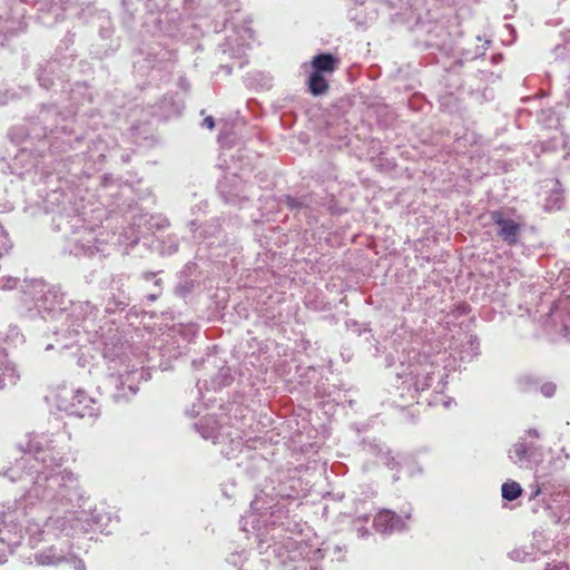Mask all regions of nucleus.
<instances>
[{"label": "nucleus", "instance_id": "nucleus-5", "mask_svg": "<svg viewBox=\"0 0 570 570\" xmlns=\"http://www.w3.org/2000/svg\"><path fill=\"white\" fill-rule=\"evenodd\" d=\"M445 354H436L433 357L421 354L415 348L403 347L397 351L399 366L396 377L401 380L400 395H407L415 399L416 395L430 387L434 392L442 393L445 389V367H441L440 362L444 361Z\"/></svg>", "mask_w": 570, "mask_h": 570}, {"label": "nucleus", "instance_id": "nucleus-27", "mask_svg": "<svg viewBox=\"0 0 570 570\" xmlns=\"http://www.w3.org/2000/svg\"><path fill=\"white\" fill-rule=\"evenodd\" d=\"M340 65V59L331 52H320L311 60V71L318 75H331Z\"/></svg>", "mask_w": 570, "mask_h": 570}, {"label": "nucleus", "instance_id": "nucleus-32", "mask_svg": "<svg viewBox=\"0 0 570 570\" xmlns=\"http://www.w3.org/2000/svg\"><path fill=\"white\" fill-rule=\"evenodd\" d=\"M195 428L205 440H210L213 443L219 442L220 431L215 419L204 417L195 424Z\"/></svg>", "mask_w": 570, "mask_h": 570}, {"label": "nucleus", "instance_id": "nucleus-4", "mask_svg": "<svg viewBox=\"0 0 570 570\" xmlns=\"http://www.w3.org/2000/svg\"><path fill=\"white\" fill-rule=\"evenodd\" d=\"M37 186V204L46 213H53V228L66 238L63 247L73 256H91L99 252V242L94 224L87 220L86 206L72 193L66 191L67 181H62L57 173L41 170Z\"/></svg>", "mask_w": 570, "mask_h": 570}, {"label": "nucleus", "instance_id": "nucleus-7", "mask_svg": "<svg viewBox=\"0 0 570 570\" xmlns=\"http://www.w3.org/2000/svg\"><path fill=\"white\" fill-rule=\"evenodd\" d=\"M23 301L32 304L30 311L36 309L43 320L50 316L58 321V311L63 306V294L59 288L50 286L41 279L24 281L22 285Z\"/></svg>", "mask_w": 570, "mask_h": 570}, {"label": "nucleus", "instance_id": "nucleus-36", "mask_svg": "<svg viewBox=\"0 0 570 570\" xmlns=\"http://www.w3.org/2000/svg\"><path fill=\"white\" fill-rule=\"evenodd\" d=\"M279 203L284 205L288 210L295 214V216L304 217L306 204L304 203L303 195L301 196H291L284 195Z\"/></svg>", "mask_w": 570, "mask_h": 570}, {"label": "nucleus", "instance_id": "nucleus-37", "mask_svg": "<svg viewBox=\"0 0 570 570\" xmlns=\"http://www.w3.org/2000/svg\"><path fill=\"white\" fill-rule=\"evenodd\" d=\"M563 204V190L560 186V181L556 180L554 187L551 189L549 196L546 199L544 208L547 210L560 209Z\"/></svg>", "mask_w": 570, "mask_h": 570}, {"label": "nucleus", "instance_id": "nucleus-62", "mask_svg": "<svg viewBox=\"0 0 570 570\" xmlns=\"http://www.w3.org/2000/svg\"><path fill=\"white\" fill-rule=\"evenodd\" d=\"M130 315H134L135 317L138 316V311L136 309L135 306H132L129 311H128V314H127V320H130Z\"/></svg>", "mask_w": 570, "mask_h": 570}, {"label": "nucleus", "instance_id": "nucleus-52", "mask_svg": "<svg viewBox=\"0 0 570 570\" xmlns=\"http://www.w3.org/2000/svg\"><path fill=\"white\" fill-rule=\"evenodd\" d=\"M14 98V94L8 89L0 90V106L7 105Z\"/></svg>", "mask_w": 570, "mask_h": 570}, {"label": "nucleus", "instance_id": "nucleus-11", "mask_svg": "<svg viewBox=\"0 0 570 570\" xmlns=\"http://www.w3.org/2000/svg\"><path fill=\"white\" fill-rule=\"evenodd\" d=\"M0 169L4 174L16 175L32 184L39 179L41 170H45L39 169V159L27 148L19 149L10 160L1 158Z\"/></svg>", "mask_w": 570, "mask_h": 570}, {"label": "nucleus", "instance_id": "nucleus-20", "mask_svg": "<svg viewBox=\"0 0 570 570\" xmlns=\"http://www.w3.org/2000/svg\"><path fill=\"white\" fill-rule=\"evenodd\" d=\"M551 543L546 541L542 532H533V542L530 546L514 548L509 552V558L513 561L528 562L537 560V554H546L551 548Z\"/></svg>", "mask_w": 570, "mask_h": 570}, {"label": "nucleus", "instance_id": "nucleus-28", "mask_svg": "<svg viewBox=\"0 0 570 570\" xmlns=\"http://www.w3.org/2000/svg\"><path fill=\"white\" fill-rule=\"evenodd\" d=\"M18 380L16 365L8 358L6 350L0 347V391L16 385Z\"/></svg>", "mask_w": 570, "mask_h": 570}, {"label": "nucleus", "instance_id": "nucleus-3", "mask_svg": "<svg viewBox=\"0 0 570 570\" xmlns=\"http://www.w3.org/2000/svg\"><path fill=\"white\" fill-rule=\"evenodd\" d=\"M71 57L53 58L39 63L37 69V80L45 89L53 88L59 85L62 91L66 90L67 70L71 67ZM91 95L88 92L85 83L77 82L68 90L69 105L62 106L67 111L63 112L56 104L42 105L37 119L42 126L41 137L49 139V146L52 153L61 154L69 150H76L83 145L85 137L73 128L72 117L76 115L80 105L91 101ZM35 137H40L35 124L30 129Z\"/></svg>", "mask_w": 570, "mask_h": 570}, {"label": "nucleus", "instance_id": "nucleus-33", "mask_svg": "<svg viewBox=\"0 0 570 570\" xmlns=\"http://www.w3.org/2000/svg\"><path fill=\"white\" fill-rule=\"evenodd\" d=\"M158 274L159 272H145L141 274L142 279L146 282H151L154 287L149 294L144 296L142 302L153 303L160 297L163 293V279L157 277Z\"/></svg>", "mask_w": 570, "mask_h": 570}, {"label": "nucleus", "instance_id": "nucleus-40", "mask_svg": "<svg viewBox=\"0 0 570 570\" xmlns=\"http://www.w3.org/2000/svg\"><path fill=\"white\" fill-rule=\"evenodd\" d=\"M82 342L75 344L76 352L73 355L77 357V365L79 367H90L92 365V356L90 355V347H88L85 344H81Z\"/></svg>", "mask_w": 570, "mask_h": 570}, {"label": "nucleus", "instance_id": "nucleus-48", "mask_svg": "<svg viewBox=\"0 0 570 570\" xmlns=\"http://www.w3.org/2000/svg\"><path fill=\"white\" fill-rule=\"evenodd\" d=\"M253 79L257 82V86L262 89H268L272 86V78L269 75L257 71L254 73Z\"/></svg>", "mask_w": 570, "mask_h": 570}, {"label": "nucleus", "instance_id": "nucleus-21", "mask_svg": "<svg viewBox=\"0 0 570 570\" xmlns=\"http://www.w3.org/2000/svg\"><path fill=\"white\" fill-rule=\"evenodd\" d=\"M21 2L31 3L38 7L42 13L39 18L45 24H53L65 18L66 3L68 0H21Z\"/></svg>", "mask_w": 570, "mask_h": 570}, {"label": "nucleus", "instance_id": "nucleus-23", "mask_svg": "<svg viewBox=\"0 0 570 570\" xmlns=\"http://www.w3.org/2000/svg\"><path fill=\"white\" fill-rule=\"evenodd\" d=\"M14 513L17 517L11 519V522L20 521V517H29L33 521H45L46 517H50V512H46L39 507L37 499H29V491L20 500L14 502Z\"/></svg>", "mask_w": 570, "mask_h": 570}, {"label": "nucleus", "instance_id": "nucleus-6", "mask_svg": "<svg viewBox=\"0 0 570 570\" xmlns=\"http://www.w3.org/2000/svg\"><path fill=\"white\" fill-rule=\"evenodd\" d=\"M58 321L60 326L53 331L56 343L48 344L46 351L70 350L80 342L96 344L102 337V327L98 324V308L89 301L70 302L68 306L60 307Z\"/></svg>", "mask_w": 570, "mask_h": 570}, {"label": "nucleus", "instance_id": "nucleus-31", "mask_svg": "<svg viewBox=\"0 0 570 570\" xmlns=\"http://www.w3.org/2000/svg\"><path fill=\"white\" fill-rule=\"evenodd\" d=\"M66 550L63 547L51 546L35 554V561L39 566H58L63 563Z\"/></svg>", "mask_w": 570, "mask_h": 570}, {"label": "nucleus", "instance_id": "nucleus-8", "mask_svg": "<svg viewBox=\"0 0 570 570\" xmlns=\"http://www.w3.org/2000/svg\"><path fill=\"white\" fill-rule=\"evenodd\" d=\"M108 150L105 140L91 139L85 151L67 157L66 160L70 163L69 174L75 178L90 177L94 173L101 170Z\"/></svg>", "mask_w": 570, "mask_h": 570}, {"label": "nucleus", "instance_id": "nucleus-57", "mask_svg": "<svg viewBox=\"0 0 570 570\" xmlns=\"http://www.w3.org/2000/svg\"><path fill=\"white\" fill-rule=\"evenodd\" d=\"M203 127H206L208 129H213L215 127V119L212 116L206 117L203 120Z\"/></svg>", "mask_w": 570, "mask_h": 570}, {"label": "nucleus", "instance_id": "nucleus-58", "mask_svg": "<svg viewBox=\"0 0 570 570\" xmlns=\"http://www.w3.org/2000/svg\"><path fill=\"white\" fill-rule=\"evenodd\" d=\"M525 439L529 436V438H533V439H539L540 438V433L537 429H528L525 432H524V435Z\"/></svg>", "mask_w": 570, "mask_h": 570}, {"label": "nucleus", "instance_id": "nucleus-43", "mask_svg": "<svg viewBox=\"0 0 570 570\" xmlns=\"http://www.w3.org/2000/svg\"><path fill=\"white\" fill-rule=\"evenodd\" d=\"M364 450L368 454L382 458L384 452H387L390 449L386 448L385 444L377 441H364Z\"/></svg>", "mask_w": 570, "mask_h": 570}, {"label": "nucleus", "instance_id": "nucleus-19", "mask_svg": "<svg viewBox=\"0 0 570 570\" xmlns=\"http://www.w3.org/2000/svg\"><path fill=\"white\" fill-rule=\"evenodd\" d=\"M495 225L497 236L505 244L513 246L519 243L521 226L515 220L508 218L501 210H493L490 214Z\"/></svg>", "mask_w": 570, "mask_h": 570}, {"label": "nucleus", "instance_id": "nucleus-51", "mask_svg": "<svg viewBox=\"0 0 570 570\" xmlns=\"http://www.w3.org/2000/svg\"><path fill=\"white\" fill-rule=\"evenodd\" d=\"M556 390H557L556 384L552 382H547V383L542 384L540 387L541 393L547 397L553 396L556 393Z\"/></svg>", "mask_w": 570, "mask_h": 570}, {"label": "nucleus", "instance_id": "nucleus-42", "mask_svg": "<svg viewBox=\"0 0 570 570\" xmlns=\"http://www.w3.org/2000/svg\"><path fill=\"white\" fill-rule=\"evenodd\" d=\"M370 520V515L363 514L357 517L353 521V527L356 531V535L360 539H367L371 535V531L368 528H366L364 524L367 523Z\"/></svg>", "mask_w": 570, "mask_h": 570}, {"label": "nucleus", "instance_id": "nucleus-10", "mask_svg": "<svg viewBox=\"0 0 570 570\" xmlns=\"http://www.w3.org/2000/svg\"><path fill=\"white\" fill-rule=\"evenodd\" d=\"M151 379L150 370L136 368L135 365H127L124 373L111 375L106 384L110 389L111 397L115 402H127L134 397L138 391V382L140 380L148 381Z\"/></svg>", "mask_w": 570, "mask_h": 570}, {"label": "nucleus", "instance_id": "nucleus-12", "mask_svg": "<svg viewBox=\"0 0 570 570\" xmlns=\"http://www.w3.org/2000/svg\"><path fill=\"white\" fill-rule=\"evenodd\" d=\"M189 229L193 232L194 238L205 242L208 248L235 247L237 244L236 236L233 234L228 235L217 217L212 218L202 226H197V223L191 220Z\"/></svg>", "mask_w": 570, "mask_h": 570}, {"label": "nucleus", "instance_id": "nucleus-30", "mask_svg": "<svg viewBox=\"0 0 570 570\" xmlns=\"http://www.w3.org/2000/svg\"><path fill=\"white\" fill-rule=\"evenodd\" d=\"M176 57L175 51L160 49L157 52H148L142 62H146L151 69L170 70L174 67Z\"/></svg>", "mask_w": 570, "mask_h": 570}, {"label": "nucleus", "instance_id": "nucleus-2", "mask_svg": "<svg viewBox=\"0 0 570 570\" xmlns=\"http://www.w3.org/2000/svg\"><path fill=\"white\" fill-rule=\"evenodd\" d=\"M273 492L261 490L250 502V512L244 518V530L250 524L256 531L257 549L265 560L282 570H322L316 563L306 559L302 542L293 534L301 533L298 522L289 515L285 505L288 499H295L292 493L272 488Z\"/></svg>", "mask_w": 570, "mask_h": 570}, {"label": "nucleus", "instance_id": "nucleus-14", "mask_svg": "<svg viewBox=\"0 0 570 570\" xmlns=\"http://www.w3.org/2000/svg\"><path fill=\"white\" fill-rule=\"evenodd\" d=\"M508 458L520 469H533L542 459V448L520 436L508 451Z\"/></svg>", "mask_w": 570, "mask_h": 570}, {"label": "nucleus", "instance_id": "nucleus-15", "mask_svg": "<svg viewBox=\"0 0 570 570\" xmlns=\"http://www.w3.org/2000/svg\"><path fill=\"white\" fill-rule=\"evenodd\" d=\"M253 186L246 184L237 175H226L218 181L217 189L226 204L234 206H242L245 202L249 200V189Z\"/></svg>", "mask_w": 570, "mask_h": 570}, {"label": "nucleus", "instance_id": "nucleus-13", "mask_svg": "<svg viewBox=\"0 0 570 570\" xmlns=\"http://www.w3.org/2000/svg\"><path fill=\"white\" fill-rule=\"evenodd\" d=\"M60 406L71 416L94 422L100 415V405L83 390H76L70 400H61Z\"/></svg>", "mask_w": 570, "mask_h": 570}, {"label": "nucleus", "instance_id": "nucleus-56", "mask_svg": "<svg viewBox=\"0 0 570 570\" xmlns=\"http://www.w3.org/2000/svg\"><path fill=\"white\" fill-rule=\"evenodd\" d=\"M426 46L429 48H439V49H444L446 47V43H445V40H442V41H432L431 39H429L426 41Z\"/></svg>", "mask_w": 570, "mask_h": 570}, {"label": "nucleus", "instance_id": "nucleus-22", "mask_svg": "<svg viewBox=\"0 0 570 570\" xmlns=\"http://www.w3.org/2000/svg\"><path fill=\"white\" fill-rule=\"evenodd\" d=\"M570 455L564 452V449L552 453L551 458L547 463L542 460L535 466L534 479L538 481H549L548 478L554 473L563 471L567 466V462Z\"/></svg>", "mask_w": 570, "mask_h": 570}, {"label": "nucleus", "instance_id": "nucleus-59", "mask_svg": "<svg viewBox=\"0 0 570 570\" xmlns=\"http://www.w3.org/2000/svg\"><path fill=\"white\" fill-rule=\"evenodd\" d=\"M395 363H396V360L393 354L390 353L385 356V366L386 367H392L393 365H395Z\"/></svg>", "mask_w": 570, "mask_h": 570}, {"label": "nucleus", "instance_id": "nucleus-54", "mask_svg": "<svg viewBox=\"0 0 570 570\" xmlns=\"http://www.w3.org/2000/svg\"><path fill=\"white\" fill-rule=\"evenodd\" d=\"M345 325H346V327H347V328L353 330V331H354V332H356L358 335H361V334H362V331H361V328H360V324H358L356 321H354V320H348V321H346V322H345Z\"/></svg>", "mask_w": 570, "mask_h": 570}, {"label": "nucleus", "instance_id": "nucleus-1", "mask_svg": "<svg viewBox=\"0 0 570 570\" xmlns=\"http://www.w3.org/2000/svg\"><path fill=\"white\" fill-rule=\"evenodd\" d=\"M53 434H31L24 454L10 466L4 475L11 482L29 481V499H37L46 517V527L53 525L66 535L73 532L104 531L110 517L96 508H85L86 498L78 478L68 470H60L65 455L57 449Z\"/></svg>", "mask_w": 570, "mask_h": 570}, {"label": "nucleus", "instance_id": "nucleus-44", "mask_svg": "<svg viewBox=\"0 0 570 570\" xmlns=\"http://www.w3.org/2000/svg\"><path fill=\"white\" fill-rule=\"evenodd\" d=\"M65 563L72 564L75 570H86V564L82 559L78 558L71 550L70 546L66 550V559H63Z\"/></svg>", "mask_w": 570, "mask_h": 570}, {"label": "nucleus", "instance_id": "nucleus-16", "mask_svg": "<svg viewBox=\"0 0 570 570\" xmlns=\"http://www.w3.org/2000/svg\"><path fill=\"white\" fill-rule=\"evenodd\" d=\"M412 515V508L401 510V514H396L393 510L382 509L373 518V528L382 534H392L406 530V520Z\"/></svg>", "mask_w": 570, "mask_h": 570}, {"label": "nucleus", "instance_id": "nucleus-34", "mask_svg": "<svg viewBox=\"0 0 570 570\" xmlns=\"http://www.w3.org/2000/svg\"><path fill=\"white\" fill-rule=\"evenodd\" d=\"M130 305V297L122 293L112 294L106 302L105 312L107 314H115L124 312Z\"/></svg>", "mask_w": 570, "mask_h": 570}, {"label": "nucleus", "instance_id": "nucleus-55", "mask_svg": "<svg viewBox=\"0 0 570 570\" xmlns=\"http://www.w3.org/2000/svg\"><path fill=\"white\" fill-rule=\"evenodd\" d=\"M546 570H570L569 566L563 562L548 564Z\"/></svg>", "mask_w": 570, "mask_h": 570}, {"label": "nucleus", "instance_id": "nucleus-61", "mask_svg": "<svg viewBox=\"0 0 570 570\" xmlns=\"http://www.w3.org/2000/svg\"><path fill=\"white\" fill-rule=\"evenodd\" d=\"M179 87H180L181 89H184V90H188L189 85H188V81H187V79H186V78H184V77H180V78H179Z\"/></svg>", "mask_w": 570, "mask_h": 570}, {"label": "nucleus", "instance_id": "nucleus-64", "mask_svg": "<svg viewBox=\"0 0 570 570\" xmlns=\"http://www.w3.org/2000/svg\"><path fill=\"white\" fill-rule=\"evenodd\" d=\"M134 67L138 70L142 69L144 68V65L141 63L140 60H136L135 63H134Z\"/></svg>", "mask_w": 570, "mask_h": 570}, {"label": "nucleus", "instance_id": "nucleus-63", "mask_svg": "<svg viewBox=\"0 0 570 570\" xmlns=\"http://www.w3.org/2000/svg\"><path fill=\"white\" fill-rule=\"evenodd\" d=\"M566 96L570 101V76L568 77L567 83H566Z\"/></svg>", "mask_w": 570, "mask_h": 570}, {"label": "nucleus", "instance_id": "nucleus-18", "mask_svg": "<svg viewBox=\"0 0 570 570\" xmlns=\"http://www.w3.org/2000/svg\"><path fill=\"white\" fill-rule=\"evenodd\" d=\"M165 225H167V220L160 216L148 213L135 216L132 225L125 232V237L129 240L128 246L134 247L146 233L160 229Z\"/></svg>", "mask_w": 570, "mask_h": 570}, {"label": "nucleus", "instance_id": "nucleus-24", "mask_svg": "<svg viewBox=\"0 0 570 570\" xmlns=\"http://www.w3.org/2000/svg\"><path fill=\"white\" fill-rule=\"evenodd\" d=\"M196 271L197 265L195 263L189 262L179 272L177 276L178 281L174 289L176 296L184 299L190 296L197 284V279L195 276Z\"/></svg>", "mask_w": 570, "mask_h": 570}, {"label": "nucleus", "instance_id": "nucleus-9", "mask_svg": "<svg viewBox=\"0 0 570 570\" xmlns=\"http://www.w3.org/2000/svg\"><path fill=\"white\" fill-rule=\"evenodd\" d=\"M100 335H104L100 333ZM102 340L101 355L108 368V377L114 374L119 375L126 371L127 365H130L131 346L122 341L118 331L110 328L107 337H99Z\"/></svg>", "mask_w": 570, "mask_h": 570}, {"label": "nucleus", "instance_id": "nucleus-47", "mask_svg": "<svg viewBox=\"0 0 570 570\" xmlns=\"http://www.w3.org/2000/svg\"><path fill=\"white\" fill-rule=\"evenodd\" d=\"M144 1L145 0H122V6L126 8L128 12L134 14L140 11V7H145L146 9L149 8V6Z\"/></svg>", "mask_w": 570, "mask_h": 570}, {"label": "nucleus", "instance_id": "nucleus-25", "mask_svg": "<svg viewBox=\"0 0 570 570\" xmlns=\"http://www.w3.org/2000/svg\"><path fill=\"white\" fill-rule=\"evenodd\" d=\"M239 36H228L225 42L220 46L223 53L229 55L230 57H240L245 49L248 47L247 39L253 38V31L249 27L243 26L237 33Z\"/></svg>", "mask_w": 570, "mask_h": 570}, {"label": "nucleus", "instance_id": "nucleus-26", "mask_svg": "<svg viewBox=\"0 0 570 570\" xmlns=\"http://www.w3.org/2000/svg\"><path fill=\"white\" fill-rule=\"evenodd\" d=\"M304 203L306 204L304 218L307 224H313L316 222V214L318 209L325 206V200L334 202V196L324 193L323 195H318L315 193H308L303 195Z\"/></svg>", "mask_w": 570, "mask_h": 570}, {"label": "nucleus", "instance_id": "nucleus-46", "mask_svg": "<svg viewBox=\"0 0 570 570\" xmlns=\"http://www.w3.org/2000/svg\"><path fill=\"white\" fill-rule=\"evenodd\" d=\"M539 121L543 122L548 127H556L559 124L558 117L550 109L541 110V114L539 116Z\"/></svg>", "mask_w": 570, "mask_h": 570}, {"label": "nucleus", "instance_id": "nucleus-35", "mask_svg": "<svg viewBox=\"0 0 570 570\" xmlns=\"http://www.w3.org/2000/svg\"><path fill=\"white\" fill-rule=\"evenodd\" d=\"M308 90L313 96H322L327 92L330 86L325 76L309 72L307 78Z\"/></svg>", "mask_w": 570, "mask_h": 570}, {"label": "nucleus", "instance_id": "nucleus-29", "mask_svg": "<svg viewBox=\"0 0 570 570\" xmlns=\"http://www.w3.org/2000/svg\"><path fill=\"white\" fill-rule=\"evenodd\" d=\"M454 351V357L469 363L480 354V341L476 335L466 334Z\"/></svg>", "mask_w": 570, "mask_h": 570}, {"label": "nucleus", "instance_id": "nucleus-60", "mask_svg": "<svg viewBox=\"0 0 570 570\" xmlns=\"http://www.w3.org/2000/svg\"><path fill=\"white\" fill-rule=\"evenodd\" d=\"M197 1H198V0H184L185 9H187V10H194L195 4L197 3Z\"/></svg>", "mask_w": 570, "mask_h": 570}, {"label": "nucleus", "instance_id": "nucleus-17", "mask_svg": "<svg viewBox=\"0 0 570 570\" xmlns=\"http://www.w3.org/2000/svg\"><path fill=\"white\" fill-rule=\"evenodd\" d=\"M155 26V35H164L170 38H184V24L186 23L177 11L160 12L157 16L150 14L147 24Z\"/></svg>", "mask_w": 570, "mask_h": 570}, {"label": "nucleus", "instance_id": "nucleus-53", "mask_svg": "<svg viewBox=\"0 0 570 570\" xmlns=\"http://www.w3.org/2000/svg\"><path fill=\"white\" fill-rule=\"evenodd\" d=\"M327 208V210L332 214V215H340L342 214V210L337 207V204H336V200L334 199L333 203H331L330 200H325V206Z\"/></svg>", "mask_w": 570, "mask_h": 570}, {"label": "nucleus", "instance_id": "nucleus-39", "mask_svg": "<svg viewBox=\"0 0 570 570\" xmlns=\"http://www.w3.org/2000/svg\"><path fill=\"white\" fill-rule=\"evenodd\" d=\"M179 238L177 235H167L159 242V253L163 256H170L178 252Z\"/></svg>", "mask_w": 570, "mask_h": 570}, {"label": "nucleus", "instance_id": "nucleus-49", "mask_svg": "<svg viewBox=\"0 0 570 570\" xmlns=\"http://www.w3.org/2000/svg\"><path fill=\"white\" fill-rule=\"evenodd\" d=\"M19 279L11 276L0 277V288L1 289H12L17 287Z\"/></svg>", "mask_w": 570, "mask_h": 570}, {"label": "nucleus", "instance_id": "nucleus-41", "mask_svg": "<svg viewBox=\"0 0 570 570\" xmlns=\"http://www.w3.org/2000/svg\"><path fill=\"white\" fill-rule=\"evenodd\" d=\"M230 370L228 367H220L218 373L212 380V387L214 390L222 389L223 386H227L232 382Z\"/></svg>", "mask_w": 570, "mask_h": 570}, {"label": "nucleus", "instance_id": "nucleus-50", "mask_svg": "<svg viewBox=\"0 0 570 570\" xmlns=\"http://www.w3.org/2000/svg\"><path fill=\"white\" fill-rule=\"evenodd\" d=\"M383 463L391 470H394L399 466V462L395 460L393 455H391V451L384 452V455L381 458Z\"/></svg>", "mask_w": 570, "mask_h": 570}, {"label": "nucleus", "instance_id": "nucleus-38", "mask_svg": "<svg viewBox=\"0 0 570 570\" xmlns=\"http://www.w3.org/2000/svg\"><path fill=\"white\" fill-rule=\"evenodd\" d=\"M523 489L517 481L508 480L501 487L502 499L509 502L520 498Z\"/></svg>", "mask_w": 570, "mask_h": 570}, {"label": "nucleus", "instance_id": "nucleus-45", "mask_svg": "<svg viewBox=\"0 0 570 570\" xmlns=\"http://www.w3.org/2000/svg\"><path fill=\"white\" fill-rule=\"evenodd\" d=\"M547 482L548 481L546 480L538 481L535 479V482L529 487L531 490L529 494V501H535L541 494L544 493Z\"/></svg>", "mask_w": 570, "mask_h": 570}]
</instances>
